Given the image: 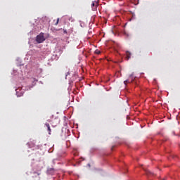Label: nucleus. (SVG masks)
<instances>
[{
    "instance_id": "f257e3e1",
    "label": "nucleus",
    "mask_w": 180,
    "mask_h": 180,
    "mask_svg": "<svg viewBox=\"0 0 180 180\" xmlns=\"http://www.w3.org/2000/svg\"><path fill=\"white\" fill-rule=\"evenodd\" d=\"M46 40V38H44V33L41 32L39 35L37 36L36 41L38 43H43Z\"/></svg>"
},
{
    "instance_id": "f03ea898",
    "label": "nucleus",
    "mask_w": 180,
    "mask_h": 180,
    "mask_svg": "<svg viewBox=\"0 0 180 180\" xmlns=\"http://www.w3.org/2000/svg\"><path fill=\"white\" fill-rule=\"evenodd\" d=\"M98 6H99V4L98 2L93 1V3L91 4L92 11H96V9L98 8Z\"/></svg>"
},
{
    "instance_id": "7ed1b4c3",
    "label": "nucleus",
    "mask_w": 180,
    "mask_h": 180,
    "mask_svg": "<svg viewBox=\"0 0 180 180\" xmlns=\"http://www.w3.org/2000/svg\"><path fill=\"white\" fill-rule=\"evenodd\" d=\"M45 126H46L49 131V134H51V128H50V124L48 122L45 123Z\"/></svg>"
},
{
    "instance_id": "20e7f679",
    "label": "nucleus",
    "mask_w": 180,
    "mask_h": 180,
    "mask_svg": "<svg viewBox=\"0 0 180 180\" xmlns=\"http://www.w3.org/2000/svg\"><path fill=\"white\" fill-rule=\"evenodd\" d=\"M131 56V53H130V52H129V51H127V60H129Z\"/></svg>"
},
{
    "instance_id": "39448f33",
    "label": "nucleus",
    "mask_w": 180,
    "mask_h": 180,
    "mask_svg": "<svg viewBox=\"0 0 180 180\" xmlns=\"http://www.w3.org/2000/svg\"><path fill=\"white\" fill-rule=\"evenodd\" d=\"M15 91H16V94H17L18 96H22L23 95V93H20V95L18 94H19V89H15Z\"/></svg>"
},
{
    "instance_id": "423d86ee",
    "label": "nucleus",
    "mask_w": 180,
    "mask_h": 180,
    "mask_svg": "<svg viewBox=\"0 0 180 180\" xmlns=\"http://www.w3.org/2000/svg\"><path fill=\"white\" fill-rule=\"evenodd\" d=\"M124 85H127V84H130V82L129 80H126L124 82Z\"/></svg>"
},
{
    "instance_id": "0eeeda50",
    "label": "nucleus",
    "mask_w": 180,
    "mask_h": 180,
    "mask_svg": "<svg viewBox=\"0 0 180 180\" xmlns=\"http://www.w3.org/2000/svg\"><path fill=\"white\" fill-rule=\"evenodd\" d=\"M60 21V18H58L56 20V22L55 23V25L57 26L58 25V22Z\"/></svg>"
},
{
    "instance_id": "6e6552de",
    "label": "nucleus",
    "mask_w": 180,
    "mask_h": 180,
    "mask_svg": "<svg viewBox=\"0 0 180 180\" xmlns=\"http://www.w3.org/2000/svg\"><path fill=\"white\" fill-rule=\"evenodd\" d=\"M146 174H147L148 175L153 174V173H152L151 172H150V171H147V172H146Z\"/></svg>"
},
{
    "instance_id": "1a4fd4ad",
    "label": "nucleus",
    "mask_w": 180,
    "mask_h": 180,
    "mask_svg": "<svg viewBox=\"0 0 180 180\" xmlns=\"http://www.w3.org/2000/svg\"><path fill=\"white\" fill-rule=\"evenodd\" d=\"M63 32L65 33V34H67L68 33L67 30L63 29Z\"/></svg>"
},
{
    "instance_id": "9d476101",
    "label": "nucleus",
    "mask_w": 180,
    "mask_h": 180,
    "mask_svg": "<svg viewBox=\"0 0 180 180\" xmlns=\"http://www.w3.org/2000/svg\"><path fill=\"white\" fill-rule=\"evenodd\" d=\"M96 54H101V51H96Z\"/></svg>"
},
{
    "instance_id": "9b49d317",
    "label": "nucleus",
    "mask_w": 180,
    "mask_h": 180,
    "mask_svg": "<svg viewBox=\"0 0 180 180\" xmlns=\"http://www.w3.org/2000/svg\"><path fill=\"white\" fill-rule=\"evenodd\" d=\"M47 122H49L50 123V122H51V120H47Z\"/></svg>"
}]
</instances>
